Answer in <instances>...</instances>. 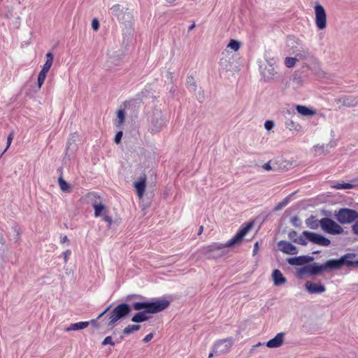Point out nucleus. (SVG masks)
<instances>
[{
  "label": "nucleus",
  "instance_id": "nucleus-1",
  "mask_svg": "<svg viewBox=\"0 0 358 358\" xmlns=\"http://www.w3.org/2000/svg\"><path fill=\"white\" fill-rule=\"evenodd\" d=\"M170 301L166 299H159L155 302H135L132 307L135 310H141L136 313L131 318L135 323H140L149 320L148 313L154 314L163 311L169 307Z\"/></svg>",
  "mask_w": 358,
  "mask_h": 358
},
{
  "label": "nucleus",
  "instance_id": "nucleus-2",
  "mask_svg": "<svg viewBox=\"0 0 358 358\" xmlns=\"http://www.w3.org/2000/svg\"><path fill=\"white\" fill-rule=\"evenodd\" d=\"M253 223L250 222L245 227H242L236 235L228 241L226 243H213L203 247V252L206 255L210 254L214 252H220L217 257H221L227 254V251L225 250L227 248L232 247L235 245L240 244L243 240L244 236L249 232L252 228Z\"/></svg>",
  "mask_w": 358,
  "mask_h": 358
},
{
  "label": "nucleus",
  "instance_id": "nucleus-3",
  "mask_svg": "<svg viewBox=\"0 0 358 358\" xmlns=\"http://www.w3.org/2000/svg\"><path fill=\"white\" fill-rule=\"evenodd\" d=\"M306 240L318 245L325 247H327L331 244V241L329 238L320 234L308 231H303L302 235L299 236L296 240H294V243L301 245H306Z\"/></svg>",
  "mask_w": 358,
  "mask_h": 358
},
{
  "label": "nucleus",
  "instance_id": "nucleus-4",
  "mask_svg": "<svg viewBox=\"0 0 358 358\" xmlns=\"http://www.w3.org/2000/svg\"><path fill=\"white\" fill-rule=\"evenodd\" d=\"M131 308L127 303H120L117 305L108 314V327H113L114 324L120 319L125 317L131 312Z\"/></svg>",
  "mask_w": 358,
  "mask_h": 358
},
{
  "label": "nucleus",
  "instance_id": "nucleus-5",
  "mask_svg": "<svg viewBox=\"0 0 358 358\" xmlns=\"http://www.w3.org/2000/svg\"><path fill=\"white\" fill-rule=\"evenodd\" d=\"M113 15L115 16L120 22L126 24L130 23L133 20L131 12L128 8H124L118 3L113 5L110 8Z\"/></svg>",
  "mask_w": 358,
  "mask_h": 358
},
{
  "label": "nucleus",
  "instance_id": "nucleus-6",
  "mask_svg": "<svg viewBox=\"0 0 358 358\" xmlns=\"http://www.w3.org/2000/svg\"><path fill=\"white\" fill-rule=\"evenodd\" d=\"M320 227L323 231L332 235L341 234L343 229L333 220L324 217L320 220Z\"/></svg>",
  "mask_w": 358,
  "mask_h": 358
},
{
  "label": "nucleus",
  "instance_id": "nucleus-7",
  "mask_svg": "<svg viewBox=\"0 0 358 358\" xmlns=\"http://www.w3.org/2000/svg\"><path fill=\"white\" fill-rule=\"evenodd\" d=\"M358 218V212L350 208H341L337 214V220L341 224H350Z\"/></svg>",
  "mask_w": 358,
  "mask_h": 358
},
{
  "label": "nucleus",
  "instance_id": "nucleus-8",
  "mask_svg": "<svg viewBox=\"0 0 358 358\" xmlns=\"http://www.w3.org/2000/svg\"><path fill=\"white\" fill-rule=\"evenodd\" d=\"M356 255L355 253H348L345 255L342 256L338 259H329L327 261L325 264L326 271L327 269L334 270V269H339L343 267L344 265L345 266V260L346 259H354Z\"/></svg>",
  "mask_w": 358,
  "mask_h": 358
},
{
  "label": "nucleus",
  "instance_id": "nucleus-9",
  "mask_svg": "<svg viewBox=\"0 0 358 358\" xmlns=\"http://www.w3.org/2000/svg\"><path fill=\"white\" fill-rule=\"evenodd\" d=\"M234 339L231 337L217 341L213 346V351L215 354H224L227 353L234 344Z\"/></svg>",
  "mask_w": 358,
  "mask_h": 358
},
{
  "label": "nucleus",
  "instance_id": "nucleus-10",
  "mask_svg": "<svg viewBox=\"0 0 358 358\" xmlns=\"http://www.w3.org/2000/svg\"><path fill=\"white\" fill-rule=\"evenodd\" d=\"M315 24L320 29L327 27V14L324 7L317 3L315 6Z\"/></svg>",
  "mask_w": 358,
  "mask_h": 358
},
{
  "label": "nucleus",
  "instance_id": "nucleus-11",
  "mask_svg": "<svg viewBox=\"0 0 358 358\" xmlns=\"http://www.w3.org/2000/svg\"><path fill=\"white\" fill-rule=\"evenodd\" d=\"M326 271L325 264L319 265L317 264H308L300 268L299 273L301 275H317Z\"/></svg>",
  "mask_w": 358,
  "mask_h": 358
},
{
  "label": "nucleus",
  "instance_id": "nucleus-12",
  "mask_svg": "<svg viewBox=\"0 0 358 358\" xmlns=\"http://www.w3.org/2000/svg\"><path fill=\"white\" fill-rule=\"evenodd\" d=\"M146 180L147 177L145 173H143L138 181H136L134 183V187L136 189V194L139 199H142L144 196L146 187Z\"/></svg>",
  "mask_w": 358,
  "mask_h": 358
},
{
  "label": "nucleus",
  "instance_id": "nucleus-13",
  "mask_svg": "<svg viewBox=\"0 0 358 358\" xmlns=\"http://www.w3.org/2000/svg\"><path fill=\"white\" fill-rule=\"evenodd\" d=\"M285 340V333H278L273 338L266 342V345L269 348H275L280 347Z\"/></svg>",
  "mask_w": 358,
  "mask_h": 358
},
{
  "label": "nucleus",
  "instance_id": "nucleus-14",
  "mask_svg": "<svg viewBox=\"0 0 358 358\" xmlns=\"http://www.w3.org/2000/svg\"><path fill=\"white\" fill-rule=\"evenodd\" d=\"M313 258L312 257H310V256H299V257H292V258H289L287 259V262L290 264V265H294V266H302V265H304L311 261H313Z\"/></svg>",
  "mask_w": 358,
  "mask_h": 358
},
{
  "label": "nucleus",
  "instance_id": "nucleus-15",
  "mask_svg": "<svg viewBox=\"0 0 358 358\" xmlns=\"http://www.w3.org/2000/svg\"><path fill=\"white\" fill-rule=\"evenodd\" d=\"M280 250L287 255H296L298 253V249L295 245L287 241H280L279 243Z\"/></svg>",
  "mask_w": 358,
  "mask_h": 358
},
{
  "label": "nucleus",
  "instance_id": "nucleus-16",
  "mask_svg": "<svg viewBox=\"0 0 358 358\" xmlns=\"http://www.w3.org/2000/svg\"><path fill=\"white\" fill-rule=\"evenodd\" d=\"M307 290L311 294H320L325 291V287L321 284L308 281L305 285Z\"/></svg>",
  "mask_w": 358,
  "mask_h": 358
},
{
  "label": "nucleus",
  "instance_id": "nucleus-17",
  "mask_svg": "<svg viewBox=\"0 0 358 358\" xmlns=\"http://www.w3.org/2000/svg\"><path fill=\"white\" fill-rule=\"evenodd\" d=\"M273 284L276 286L284 285L286 282V278L282 272L278 269H275L272 273Z\"/></svg>",
  "mask_w": 358,
  "mask_h": 358
},
{
  "label": "nucleus",
  "instance_id": "nucleus-18",
  "mask_svg": "<svg viewBox=\"0 0 358 358\" xmlns=\"http://www.w3.org/2000/svg\"><path fill=\"white\" fill-rule=\"evenodd\" d=\"M85 199L88 203H90L93 207L101 203V196L96 192H88L85 195Z\"/></svg>",
  "mask_w": 358,
  "mask_h": 358
},
{
  "label": "nucleus",
  "instance_id": "nucleus-19",
  "mask_svg": "<svg viewBox=\"0 0 358 358\" xmlns=\"http://www.w3.org/2000/svg\"><path fill=\"white\" fill-rule=\"evenodd\" d=\"M296 109L299 113L303 116H313L316 114V111L303 105H296Z\"/></svg>",
  "mask_w": 358,
  "mask_h": 358
},
{
  "label": "nucleus",
  "instance_id": "nucleus-20",
  "mask_svg": "<svg viewBox=\"0 0 358 358\" xmlns=\"http://www.w3.org/2000/svg\"><path fill=\"white\" fill-rule=\"evenodd\" d=\"M90 324V322H79L77 323L71 324L67 329L66 331H77L84 329L87 328Z\"/></svg>",
  "mask_w": 358,
  "mask_h": 358
},
{
  "label": "nucleus",
  "instance_id": "nucleus-21",
  "mask_svg": "<svg viewBox=\"0 0 358 358\" xmlns=\"http://www.w3.org/2000/svg\"><path fill=\"white\" fill-rule=\"evenodd\" d=\"M125 120V112L123 109H119L117 111V118L114 122L116 127L120 128Z\"/></svg>",
  "mask_w": 358,
  "mask_h": 358
},
{
  "label": "nucleus",
  "instance_id": "nucleus-22",
  "mask_svg": "<svg viewBox=\"0 0 358 358\" xmlns=\"http://www.w3.org/2000/svg\"><path fill=\"white\" fill-rule=\"evenodd\" d=\"M285 126L286 128L291 131L299 132L301 129V126L299 124L294 122L292 120H288L286 121Z\"/></svg>",
  "mask_w": 358,
  "mask_h": 358
},
{
  "label": "nucleus",
  "instance_id": "nucleus-23",
  "mask_svg": "<svg viewBox=\"0 0 358 358\" xmlns=\"http://www.w3.org/2000/svg\"><path fill=\"white\" fill-rule=\"evenodd\" d=\"M59 186L62 191L64 192H69L71 191V185L65 181L62 177L58 179Z\"/></svg>",
  "mask_w": 358,
  "mask_h": 358
},
{
  "label": "nucleus",
  "instance_id": "nucleus-24",
  "mask_svg": "<svg viewBox=\"0 0 358 358\" xmlns=\"http://www.w3.org/2000/svg\"><path fill=\"white\" fill-rule=\"evenodd\" d=\"M140 329H141V326L138 324H130V325H128L127 327H125L123 329V333L124 334L128 335V334H130L135 331H138Z\"/></svg>",
  "mask_w": 358,
  "mask_h": 358
},
{
  "label": "nucleus",
  "instance_id": "nucleus-25",
  "mask_svg": "<svg viewBox=\"0 0 358 358\" xmlns=\"http://www.w3.org/2000/svg\"><path fill=\"white\" fill-rule=\"evenodd\" d=\"M306 224L309 228L313 229H317L319 226L318 220L313 216L307 219L306 220Z\"/></svg>",
  "mask_w": 358,
  "mask_h": 358
},
{
  "label": "nucleus",
  "instance_id": "nucleus-26",
  "mask_svg": "<svg viewBox=\"0 0 358 358\" xmlns=\"http://www.w3.org/2000/svg\"><path fill=\"white\" fill-rule=\"evenodd\" d=\"M93 208L94 209V217H96L100 216L101 215H102L103 211L106 212L105 206L101 203H99L98 205L94 206Z\"/></svg>",
  "mask_w": 358,
  "mask_h": 358
},
{
  "label": "nucleus",
  "instance_id": "nucleus-27",
  "mask_svg": "<svg viewBox=\"0 0 358 358\" xmlns=\"http://www.w3.org/2000/svg\"><path fill=\"white\" fill-rule=\"evenodd\" d=\"M227 48H230L234 51H238L241 48V43L236 40L231 39L227 45Z\"/></svg>",
  "mask_w": 358,
  "mask_h": 358
},
{
  "label": "nucleus",
  "instance_id": "nucleus-28",
  "mask_svg": "<svg viewBox=\"0 0 358 358\" xmlns=\"http://www.w3.org/2000/svg\"><path fill=\"white\" fill-rule=\"evenodd\" d=\"M296 60L295 57H287L285 59V64L287 68H292L296 64Z\"/></svg>",
  "mask_w": 358,
  "mask_h": 358
},
{
  "label": "nucleus",
  "instance_id": "nucleus-29",
  "mask_svg": "<svg viewBox=\"0 0 358 358\" xmlns=\"http://www.w3.org/2000/svg\"><path fill=\"white\" fill-rule=\"evenodd\" d=\"M46 76H47L46 73H44L42 71L39 72L38 76V80H37L38 88H41L42 87V85H43L44 81L46 78Z\"/></svg>",
  "mask_w": 358,
  "mask_h": 358
},
{
  "label": "nucleus",
  "instance_id": "nucleus-30",
  "mask_svg": "<svg viewBox=\"0 0 358 358\" xmlns=\"http://www.w3.org/2000/svg\"><path fill=\"white\" fill-rule=\"evenodd\" d=\"M334 187L337 189H350L353 187V185L350 183H337L334 185Z\"/></svg>",
  "mask_w": 358,
  "mask_h": 358
},
{
  "label": "nucleus",
  "instance_id": "nucleus-31",
  "mask_svg": "<svg viewBox=\"0 0 358 358\" xmlns=\"http://www.w3.org/2000/svg\"><path fill=\"white\" fill-rule=\"evenodd\" d=\"M53 54L52 52H48L46 54V61L45 62V64L51 67L53 63Z\"/></svg>",
  "mask_w": 358,
  "mask_h": 358
},
{
  "label": "nucleus",
  "instance_id": "nucleus-32",
  "mask_svg": "<svg viewBox=\"0 0 358 358\" xmlns=\"http://www.w3.org/2000/svg\"><path fill=\"white\" fill-rule=\"evenodd\" d=\"M345 266L348 267L354 266L358 268V260H353V259H346Z\"/></svg>",
  "mask_w": 358,
  "mask_h": 358
},
{
  "label": "nucleus",
  "instance_id": "nucleus-33",
  "mask_svg": "<svg viewBox=\"0 0 358 358\" xmlns=\"http://www.w3.org/2000/svg\"><path fill=\"white\" fill-rule=\"evenodd\" d=\"M187 84L188 86L191 87L193 89V90H196V83L194 81V77H192V76L187 77Z\"/></svg>",
  "mask_w": 358,
  "mask_h": 358
},
{
  "label": "nucleus",
  "instance_id": "nucleus-34",
  "mask_svg": "<svg viewBox=\"0 0 358 358\" xmlns=\"http://www.w3.org/2000/svg\"><path fill=\"white\" fill-rule=\"evenodd\" d=\"M102 219H103V220H104L105 222H106L108 223V227H110V226L112 225V223H113V220L110 216H108L106 213V212L103 213Z\"/></svg>",
  "mask_w": 358,
  "mask_h": 358
},
{
  "label": "nucleus",
  "instance_id": "nucleus-35",
  "mask_svg": "<svg viewBox=\"0 0 358 358\" xmlns=\"http://www.w3.org/2000/svg\"><path fill=\"white\" fill-rule=\"evenodd\" d=\"M110 344L112 346L115 345V343L113 341L111 336H107L104 338V340L102 341V345H106Z\"/></svg>",
  "mask_w": 358,
  "mask_h": 358
},
{
  "label": "nucleus",
  "instance_id": "nucleus-36",
  "mask_svg": "<svg viewBox=\"0 0 358 358\" xmlns=\"http://www.w3.org/2000/svg\"><path fill=\"white\" fill-rule=\"evenodd\" d=\"M288 237L290 240L294 242V240H296L299 236L296 231L292 230L289 232Z\"/></svg>",
  "mask_w": 358,
  "mask_h": 358
},
{
  "label": "nucleus",
  "instance_id": "nucleus-37",
  "mask_svg": "<svg viewBox=\"0 0 358 358\" xmlns=\"http://www.w3.org/2000/svg\"><path fill=\"white\" fill-rule=\"evenodd\" d=\"M123 133L122 131H119L117 132L115 136L114 141L116 144H119L121 141Z\"/></svg>",
  "mask_w": 358,
  "mask_h": 358
},
{
  "label": "nucleus",
  "instance_id": "nucleus-38",
  "mask_svg": "<svg viewBox=\"0 0 358 358\" xmlns=\"http://www.w3.org/2000/svg\"><path fill=\"white\" fill-rule=\"evenodd\" d=\"M266 130L269 131L274 127V122L272 120H266L264 124Z\"/></svg>",
  "mask_w": 358,
  "mask_h": 358
},
{
  "label": "nucleus",
  "instance_id": "nucleus-39",
  "mask_svg": "<svg viewBox=\"0 0 358 358\" xmlns=\"http://www.w3.org/2000/svg\"><path fill=\"white\" fill-rule=\"evenodd\" d=\"M92 27L94 31H97L99 28V22L96 18H94L92 21Z\"/></svg>",
  "mask_w": 358,
  "mask_h": 358
},
{
  "label": "nucleus",
  "instance_id": "nucleus-40",
  "mask_svg": "<svg viewBox=\"0 0 358 358\" xmlns=\"http://www.w3.org/2000/svg\"><path fill=\"white\" fill-rule=\"evenodd\" d=\"M12 141H13V133L10 134L7 138V146H6V149L4 150V151L3 152V153H4L8 149V148L10 147V145L11 144Z\"/></svg>",
  "mask_w": 358,
  "mask_h": 358
},
{
  "label": "nucleus",
  "instance_id": "nucleus-41",
  "mask_svg": "<svg viewBox=\"0 0 358 358\" xmlns=\"http://www.w3.org/2000/svg\"><path fill=\"white\" fill-rule=\"evenodd\" d=\"M110 308V306H108L106 308L103 313H101L99 316L96 317V320H92L91 323L94 324L97 320L100 319L102 316H103Z\"/></svg>",
  "mask_w": 358,
  "mask_h": 358
},
{
  "label": "nucleus",
  "instance_id": "nucleus-42",
  "mask_svg": "<svg viewBox=\"0 0 358 358\" xmlns=\"http://www.w3.org/2000/svg\"><path fill=\"white\" fill-rule=\"evenodd\" d=\"M152 338H153V334H151V333H150V334H148V335H146V336L143 338V341L144 343H148V342H149L150 341H151Z\"/></svg>",
  "mask_w": 358,
  "mask_h": 358
},
{
  "label": "nucleus",
  "instance_id": "nucleus-43",
  "mask_svg": "<svg viewBox=\"0 0 358 358\" xmlns=\"http://www.w3.org/2000/svg\"><path fill=\"white\" fill-rule=\"evenodd\" d=\"M352 230L355 234L358 235V222H355L352 227Z\"/></svg>",
  "mask_w": 358,
  "mask_h": 358
},
{
  "label": "nucleus",
  "instance_id": "nucleus-44",
  "mask_svg": "<svg viewBox=\"0 0 358 358\" xmlns=\"http://www.w3.org/2000/svg\"><path fill=\"white\" fill-rule=\"evenodd\" d=\"M271 161L268 162L267 163L264 164L263 165V169L266 171H271L272 170V167L270 165Z\"/></svg>",
  "mask_w": 358,
  "mask_h": 358
},
{
  "label": "nucleus",
  "instance_id": "nucleus-45",
  "mask_svg": "<svg viewBox=\"0 0 358 358\" xmlns=\"http://www.w3.org/2000/svg\"><path fill=\"white\" fill-rule=\"evenodd\" d=\"M71 254V252L70 250H66L63 255H64V261L66 262L67 260H68V258L69 257V255Z\"/></svg>",
  "mask_w": 358,
  "mask_h": 358
},
{
  "label": "nucleus",
  "instance_id": "nucleus-46",
  "mask_svg": "<svg viewBox=\"0 0 358 358\" xmlns=\"http://www.w3.org/2000/svg\"><path fill=\"white\" fill-rule=\"evenodd\" d=\"M50 68H51V67H50V66H47V65H45V64H44L43 65V66H42V69H41V71L48 73V71H50Z\"/></svg>",
  "mask_w": 358,
  "mask_h": 358
},
{
  "label": "nucleus",
  "instance_id": "nucleus-47",
  "mask_svg": "<svg viewBox=\"0 0 358 358\" xmlns=\"http://www.w3.org/2000/svg\"><path fill=\"white\" fill-rule=\"evenodd\" d=\"M308 55V52H303V53H298L296 55V56L299 58V59H305Z\"/></svg>",
  "mask_w": 358,
  "mask_h": 358
},
{
  "label": "nucleus",
  "instance_id": "nucleus-48",
  "mask_svg": "<svg viewBox=\"0 0 358 358\" xmlns=\"http://www.w3.org/2000/svg\"><path fill=\"white\" fill-rule=\"evenodd\" d=\"M69 241V240L66 235L64 236L63 237H61V241H60L61 243H67Z\"/></svg>",
  "mask_w": 358,
  "mask_h": 358
},
{
  "label": "nucleus",
  "instance_id": "nucleus-49",
  "mask_svg": "<svg viewBox=\"0 0 358 358\" xmlns=\"http://www.w3.org/2000/svg\"><path fill=\"white\" fill-rule=\"evenodd\" d=\"M259 250L258 243H255L254 245L253 255H255Z\"/></svg>",
  "mask_w": 358,
  "mask_h": 358
},
{
  "label": "nucleus",
  "instance_id": "nucleus-50",
  "mask_svg": "<svg viewBox=\"0 0 358 358\" xmlns=\"http://www.w3.org/2000/svg\"><path fill=\"white\" fill-rule=\"evenodd\" d=\"M203 231V226H201V227H199L198 234H199V235H201V234H202Z\"/></svg>",
  "mask_w": 358,
  "mask_h": 358
},
{
  "label": "nucleus",
  "instance_id": "nucleus-51",
  "mask_svg": "<svg viewBox=\"0 0 358 358\" xmlns=\"http://www.w3.org/2000/svg\"><path fill=\"white\" fill-rule=\"evenodd\" d=\"M286 203H279L278 206L275 208L276 210H278L280 209L282 206L285 205Z\"/></svg>",
  "mask_w": 358,
  "mask_h": 358
},
{
  "label": "nucleus",
  "instance_id": "nucleus-52",
  "mask_svg": "<svg viewBox=\"0 0 358 358\" xmlns=\"http://www.w3.org/2000/svg\"><path fill=\"white\" fill-rule=\"evenodd\" d=\"M195 27V24L193 23L189 27V31L192 30Z\"/></svg>",
  "mask_w": 358,
  "mask_h": 358
},
{
  "label": "nucleus",
  "instance_id": "nucleus-53",
  "mask_svg": "<svg viewBox=\"0 0 358 358\" xmlns=\"http://www.w3.org/2000/svg\"><path fill=\"white\" fill-rule=\"evenodd\" d=\"M166 2L169 3H173V2H175L176 0H166Z\"/></svg>",
  "mask_w": 358,
  "mask_h": 358
},
{
  "label": "nucleus",
  "instance_id": "nucleus-54",
  "mask_svg": "<svg viewBox=\"0 0 358 358\" xmlns=\"http://www.w3.org/2000/svg\"><path fill=\"white\" fill-rule=\"evenodd\" d=\"M213 357V353H210L209 355H208V357L211 358Z\"/></svg>",
  "mask_w": 358,
  "mask_h": 358
},
{
  "label": "nucleus",
  "instance_id": "nucleus-55",
  "mask_svg": "<svg viewBox=\"0 0 358 358\" xmlns=\"http://www.w3.org/2000/svg\"><path fill=\"white\" fill-rule=\"evenodd\" d=\"M344 104L347 105V106H351V104L350 103H346L345 101L344 102Z\"/></svg>",
  "mask_w": 358,
  "mask_h": 358
}]
</instances>
